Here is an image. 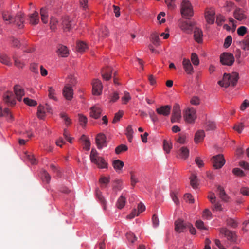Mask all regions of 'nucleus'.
Segmentation results:
<instances>
[{"mask_svg": "<svg viewBox=\"0 0 249 249\" xmlns=\"http://www.w3.org/2000/svg\"><path fill=\"white\" fill-rule=\"evenodd\" d=\"M239 79V75L237 72H233L231 75L224 73L222 80L219 81L218 84L221 87L227 88L231 84L235 86Z\"/></svg>", "mask_w": 249, "mask_h": 249, "instance_id": "1", "label": "nucleus"}, {"mask_svg": "<svg viewBox=\"0 0 249 249\" xmlns=\"http://www.w3.org/2000/svg\"><path fill=\"white\" fill-rule=\"evenodd\" d=\"M90 159L92 163L96 164L100 169H107L108 167V164L105 160L103 157L99 156L98 153L94 149L91 151Z\"/></svg>", "mask_w": 249, "mask_h": 249, "instance_id": "2", "label": "nucleus"}, {"mask_svg": "<svg viewBox=\"0 0 249 249\" xmlns=\"http://www.w3.org/2000/svg\"><path fill=\"white\" fill-rule=\"evenodd\" d=\"M90 159L92 163L96 164L100 169H107L108 167V164L105 160L103 157L99 156L98 153L94 149L91 151Z\"/></svg>", "mask_w": 249, "mask_h": 249, "instance_id": "3", "label": "nucleus"}, {"mask_svg": "<svg viewBox=\"0 0 249 249\" xmlns=\"http://www.w3.org/2000/svg\"><path fill=\"white\" fill-rule=\"evenodd\" d=\"M181 13L183 17L186 18L193 16V8L188 0H184L182 1L181 4Z\"/></svg>", "mask_w": 249, "mask_h": 249, "instance_id": "4", "label": "nucleus"}, {"mask_svg": "<svg viewBox=\"0 0 249 249\" xmlns=\"http://www.w3.org/2000/svg\"><path fill=\"white\" fill-rule=\"evenodd\" d=\"M220 62L223 65L231 66L234 62V58L232 54L224 53L220 55Z\"/></svg>", "mask_w": 249, "mask_h": 249, "instance_id": "5", "label": "nucleus"}, {"mask_svg": "<svg viewBox=\"0 0 249 249\" xmlns=\"http://www.w3.org/2000/svg\"><path fill=\"white\" fill-rule=\"evenodd\" d=\"M212 161L215 169H220L225 163V160L222 154H218L213 157Z\"/></svg>", "mask_w": 249, "mask_h": 249, "instance_id": "6", "label": "nucleus"}, {"mask_svg": "<svg viewBox=\"0 0 249 249\" xmlns=\"http://www.w3.org/2000/svg\"><path fill=\"white\" fill-rule=\"evenodd\" d=\"M184 117L188 123H193L196 118V110L194 108L187 109L184 112Z\"/></svg>", "mask_w": 249, "mask_h": 249, "instance_id": "7", "label": "nucleus"}, {"mask_svg": "<svg viewBox=\"0 0 249 249\" xmlns=\"http://www.w3.org/2000/svg\"><path fill=\"white\" fill-rule=\"evenodd\" d=\"M219 232L220 234L224 235V236L226 237L227 239L230 242H236V235L234 232L227 229L225 227L219 229Z\"/></svg>", "mask_w": 249, "mask_h": 249, "instance_id": "8", "label": "nucleus"}, {"mask_svg": "<svg viewBox=\"0 0 249 249\" xmlns=\"http://www.w3.org/2000/svg\"><path fill=\"white\" fill-rule=\"evenodd\" d=\"M3 100L8 106H13L16 104L15 95L12 91H7L3 95Z\"/></svg>", "mask_w": 249, "mask_h": 249, "instance_id": "9", "label": "nucleus"}, {"mask_svg": "<svg viewBox=\"0 0 249 249\" xmlns=\"http://www.w3.org/2000/svg\"><path fill=\"white\" fill-rule=\"evenodd\" d=\"M181 111L178 105H176L173 107L171 121L172 123L179 122L181 120Z\"/></svg>", "mask_w": 249, "mask_h": 249, "instance_id": "10", "label": "nucleus"}, {"mask_svg": "<svg viewBox=\"0 0 249 249\" xmlns=\"http://www.w3.org/2000/svg\"><path fill=\"white\" fill-rule=\"evenodd\" d=\"M103 86L101 82L95 79L92 82V93L94 95H99L102 93Z\"/></svg>", "mask_w": 249, "mask_h": 249, "instance_id": "11", "label": "nucleus"}, {"mask_svg": "<svg viewBox=\"0 0 249 249\" xmlns=\"http://www.w3.org/2000/svg\"><path fill=\"white\" fill-rule=\"evenodd\" d=\"M188 223L185 222L181 219H178L175 222V230L176 231L180 233L188 227Z\"/></svg>", "mask_w": 249, "mask_h": 249, "instance_id": "12", "label": "nucleus"}, {"mask_svg": "<svg viewBox=\"0 0 249 249\" xmlns=\"http://www.w3.org/2000/svg\"><path fill=\"white\" fill-rule=\"evenodd\" d=\"M171 106L170 105L161 106L157 108L156 111L159 115L168 116L171 112Z\"/></svg>", "mask_w": 249, "mask_h": 249, "instance_id": "13", "label": "nucleus"}, {"mask_svg": "<svg viewBox=\"0 0 249 249\" xmlns=\"http://www.w3.org/2000/svg\"><path fill=\"white\" fill-rule=\"evenodd\" d=\"M106 137L103 134L100 133L96 137V143L98 149H102L103 147L107 146L106 140Z\"/></svg>", "mask_w": 249, "mask_h": 249, "instance_id": "14", "label": "nucleus"}, {"mask_svg": "<svg viewBox=\"0 0 249 249\" xmlns=\"http://www.w3.org/2000/svg\"><path fill=\"white\" fill-rule=\"evenodd\" d=\"M51 107L48 105H46L45 107L39 105L38 107L37 115L40 119H43L45 115V111L51 112Z\"/></svg>", "mask_w": 249, "mask_h": 249, "instance_id": "15", "label": "nucleus"}, {"mask_svg": "<svg viewBox=\"0 0 249 249\" xmlns=\"http://www.w3.org/2000/svg\"><path fill=\"white\" fill-rule=\"evenodd\" d=\"M194 23L191 21H183L180 24V27L184 32L190 33L193 29Z\"/></svg>", "mask_w": 249, "mask_h": 249, "instance_id": "16", "label": "nucleus"}, {"mask_svg": "<svg viewBox=\"0 0 249 249\" xmlns=\"http://www.w3.org/2000/svg\"><path fill=\"white\" fill-rule=\"evenodd\" d=\"M63 94L65 98L68 100H71L73 97V89L69 84H66L65 86Z\"/></svg>", "mask_w": 249, "mask_h": 249, "instance_id": "17", "label": "nucleus"}, {"mask_svg": "<svg viewBox=\"0 0 249 249\" xmlns=\"http://www.w3.org/2000/svg\"><path fill=\"white\" fill-rule=\"evenodd\" d=\"M233 15L234 18L239 21H242L247 18L244 10L239 7H236Z\"/></svg>", "mask_w": 249, "mask_h": 249, "instance_id": "18", "label": "nucleus"}, {"mask_svg": "<svg viewBox=\"0 0 249 249\" xmlns=\"http://www.w3.org/2000/svg\"><path fill=\"white\" fill-rule=\"evenodd\" d=\"M18 26L19 28L23 27V23L24 18L23 14L20 13H18L15 18H14L13 21Z\"/></svg>", "mask_w": 249, "mask_h": 249, "instance_id": "19", "label": "nucleus"}, {"mask_svg": "<svg viewBox=\"0 0 249 249\" xmlns=\"http://www.w3.org/2000/svg\"><path fill=\"white\" fill-rule=\"evenodd\" d=\"M56 52L59 56L62 57H67L69 53L67 47L62 44L57 46Z\"/></svg>", "mask_w": 249, "mask_h": 249, "instance_id": "20", "label": "nucleus"}, {"mask_svg": "<svg viewBox=\"0 0 249 249\" xmlns=\"http://www.w3.org/2000/svg\"><path fill=\"white\" fill-rule=\"evenodd\" d=\"M182 65L185 72L188 74H192L194 72L193 66L189 59H183Z\"/></svg>", "mask_w": 249, "mask_h": 249, "instance_id": "21", "label": "nucleus"}, {"mask_svg": "<svg viewBox=\"0 0 249 249\" xmlns=\"http://www.w3.org/2000/svg\"><path fill=\"white\" fill-rule=\"evenodd\" d=\"M62 25L65 30L69 31L74 25V23L69 17H67L63 19Z\"/></svg>", "mask_w": 249, "mask_h": 249, "instance_id": "22", "label": "nucleus"}, {"mask_svg": "<svg viewBox=\"0 0 249 249\" xmlns=\"http://www.w3.org/2000/svg\"><path fill=\"white\" fill-rule=\"evenodd\" d=\"M15 95L17 96V100L20 101L22 96L24 95L23 89L19 85H16L14 87Z\"/></svg>", "mask_w": 249, "mask_h": 249, "instance_id": "23", "label": "nucleus"}, {"mask_svg": "<svg viewBox=\"0 0 249 249\" xmlns=\"http://www.w3.org/2000/svg\"><path fill=\"white\" fill-rule=\"evenodd\" d=\"M194 39L196 41L199 43H201L202 42L203 36L202 30L197 27H195L194 29Z\"/></svg>", "mask_w": 249, "mask_h": 249, "instance_id": "24", "label": "nucleus"}, {"mask_svg": "<svg viewBox=\"0 0 249 249\" xmlns=\"http://www.w3.org/2000/svg\"><path fill=\"white\" fill-rule=\"evenodd\" d=\"M90 110V116L92 118L97 119L100 116L102 110L99 107H91Z\"/></svg>", "mask_w": 249, "mask_h": 249, "instance_id": "25", "label": "nucleus"}, {"mask_svg": "<svg viewBox=\"0 0 249 249\" xmlns=\"http://www.w3.org/2000/svg\"><path fill=\"white\" fill-rule=\"evenodd\" d=\"M214 12L213 10H210L205 13V18L208 23L213 24L214 22Z\"/></svg>", "mask_w": 249, "mask_h": 249, "instance_id": "26", "label": "nucleus"}, {"mask_svg": "<svg viewBox=\"0 0 249 249\" xmlns=\"http://www.w3.org/2000/svg\"><path fill=\"white\" fill-rule=\"evenodd\" d=\"M178 156L184 160L188 158L189 155V150L186 147H181L178 152Z\"/></svg>", "mask_w": 249, "mask_h": 249, "instance_id": "27", "label": "nucleus"}, {"mask_svg": "<svg viewBox=\"0 0 249 249\" xmlns=\"http://www.w3.org/2000/svg\"><path fill=\"white\" fill-rule=\"evenodd\" d=\"M205 136V132L204 130H198L195 134V142L196 143H198L202 142Z\"/></svg>", "mask_w": 249, "mask_h": 249, "instance_id": "28", "label": "nucleus"}, {"mask_svg": "<svg viewBox=\"0 0 249 249\" xmlns=\"http://www.w3.org/2000/svg\"><path fill=\"white\" fill-rule=\"evenodd\" d=\"M2 116L6 117L9 121L13 119V116L9 109L5 108L2 110V107H0V117Z\"/></svg>", "mask_w": 249, "mask_h": 249, "instance_id": "29", "label": "nucleus"}, {"mask_svg": "<svg viewBox=\"0 0 249 249\" xmlns=\"http://www.w3.org/2000/svg\"><path fill=\"white\" fill-rule=\"evenodd\" d=\"M29 20L30 23L32 25L37 24L39 21L38 14L37 12H35L33 14L30 15Z\"/></svg>", "mask_w": 249, "mask_h": 249, "instance_id": "30", "label": "nucleus"}, {"mask_svg": "<svg viewBox=\"0 0 249 249\" xmlns=\"http://www.w3.org/2000/svg\"><path fill=\"white\" fill-rule=\"evenodd\" d=\"M217 191L219 192V195L222 200L227 201L229 198L228 195L225 193L224 188L220 185H217Z\"/></svg>", "mask_w": 249, "mask_h": 249, "instance_id": "31", "label": "nucleus"}, {"mask_svg": "<svg viewBox=\"0 0 249 249\" xmlns=\"http://www.w3.org/2000/svg\"><path fill=\"white\" fill-rule=\"evenodd\" d=\"M111 69L107 67L102 70V75L103 78L106 80H108L110 79L111 76Z\"/></svg>", "mask_w": 249, "mask_h": 249, "instance_id": "32", "label": "nucleus"}, {"mask_svg": "<svg viewBox=\"0 0 249 249\" xmlns=\"http://www.w3.org/2000/svg\"><path fill=\"white\" fill-rule=\"evenodd\" d=\"M112 166L116 171L117 172L123 168L124 166V163L119 160H116L113 161Z\"/></svg>", "mask_w": 249, "mask_h": 249, "instance_id": "33", "label": "nucleus"}, {"mask_svg": "<svg viewBox=\"0 0 249 249\" xmlns=\"http://www.w3.org/2000/svg\"><path fill=\"white\" fill-rule=\"evenodd\" d=\"M110 178L108 177L102 176L99 180V182L101 184V187L102 188H106L107 184L110 182Z\"/></svg>", "mask_w": 249, "mask_h": 249, "instance_id": "34", "label": "nucleus"}, {"mask_svg": "<svg viewBox=\"0 0 249 249\" xmlns=\"http://www.w3.org/2000/svg\"><path fill=\"white\" fill-rule=\"evenodd\" d=\"M125 203L126 198L122 195L117 200L116 205L118 209H121L124 206Z\"/></svg>", "mask_w": 249, "mask_h": 249, "instance_id": "35", "label": "nucleus"}, {"mask_svg": "<svg viewBox=\"0 0 249 249\" xmlns=\"http://www.w3.org/2000/svg\"><path fill=\"white\" fill-rule=\"evenodd\" d=\"M205 128L207 130H213L216 128V124L214 122L207 120L205 123Z\"/></svg>", "mask_w": 249, "mask_h": 249, "instance_id": "36", "label": "nucleus"}, {"mask_svg": "<svg viewBox=\"0 0 249 249\" xmlns=\"http://www.w3.org/2000/svg\"><path fill=\"white\" fill-rule=\"evenodd\" d=\"M0 62L7 66H11L12 65L9 57L5 54H0Z\"/></svg>", "mask_w": 249, "mask_h": 249, "instance_id": "37", "label": "nucleus"}, {"mask_svg": "<svg viewBox=\"0 0 249 249\" xmlns=\"http://www.w3.org/2000/svg\"><path fill=\"white\" fill-rule=\"evenodd\" d=\"M40 15L41 16V20L42 22L46 24L48 22V13L47 9L45 8H42L40 9Z\"/></svg>", "mask_w": 249, "mask_h": 249, "instance_id": "38", "label": "nucleus"}, {"mask_svg": "<svg viewBox=\"0 0 249 249\" xmlns=\"http://www.w3.org/2000/svg\"><path fill=\"white\" fill-rule=\"evenodd\" d=\"M3 18L4 20L9 21L10 23L13 22L14 18L9 11H4L2 14Z\"/></svg>", "mask_w": 249, "mask_h": 249, "instance_id": "39", "label": "nucleus"}, {"mask_svg": "<svg viewBox=\"0 0 249 249\" xmlns=\"http://www.w3.org/2000/svg\"><path fill=\"white\" fill-rule=\"evenodd\" d=\"M24 158L26 160L30 162L32 164H36L37 163L36 160L33 155L25 153Z\"/></svg>", "mask_w": 249, "mask_h": 249, "instance_id": "40", "label": "nucleus"}, {"mask_svg": "<svg viewBox=\"0 0 249 249\" xmlns=\"http://www.w3.org/2000/svg\"><path fill=\"white\" fill-rule=\"evenodd\" d=\"M190 184L194 189H196L198 186V181L197 177L194 174H192L190 177Z\"/></svg>", "mask_w": 249, "mask_h": 249, "instance_id": "41", "label": "nucleus"}, {"mask_svg": "<svg viewBox=\"0 0 249 249\" xmlns=\"http://www.w3.org/2000/svg\"><path fill=\"white\" fill-rule=\"evenodd\" d=\"M176 141L177 143L180 144H185L186 143V136L185 134H180L179 135L178 138H176Z\"/></svg>", "mask_w": 249, "mask_h": 249, "instance_id": "42", "label": "nucleus"}, {"mask_svg": "<svg viewBox=\"0 0 249 249\" xmlns=\"http://www.w3.org/2000/svg\"><path fill=\"white\" fill-rule=\"evenodd\" d=\"M41 178L43 181L48 183L51 179V176L46 171H43L41 172Z\"/></svg>", "mask_w": 249, "mask_h": 249, "instance_id": "43", "label": "nucleus"}, {"mask_svg": "<svg viewBox=\"0 0 249 249\" xmlns=\"http://www.w3.org/2000/svg\"><path fill=\"white\" fill-rule=\"evenodd\" d=\"M151 40L155 45L158 46L160 44L159 36L157 33L151 35Z\"/></svg>", "mask_w": 249, "mask_h": 249, "instance_id": "44", "label": "nucleus"}, {"mask_svg": "<svg viewBox=\"0 0 249 249\" xmlns=\"http://www.w3.org/2000/svg\"><path fill=\"white\" fill-rule=\"evenodd\" d=\"M122 182L120 180L114 181L113 185V189L115 191H120L122 189Z\"/></svg>", "mask_w": 249, "mask_h": 249, "instance_id": "45", "label": "nucleus"}, {"mask_svg": "<svg viewBox=\"0 0 249 249\" xmlns=\"http://www.w3.org/2000/svg\"><path fill=\"white\" fill-rule=\"evenodd\" d=\"M128 149L127 146L124 144H121L117 146L115 149V152L117 154H119L122 152L126 151Z\"/></svg>", "mask_w": 249, "mask_h": 249, "instance_id": "46", "label": "nucleus"}, {"mask_svg": "<svg viewBox=\"0 0 249 249\" xmlns=\"http://www.w3.org/2000/svg\"><path fill=\"white\" fill-rule=\"evenodd\" d=\"M96 196L98 200L100 201V202L103 205H105L106 203L105 199L104 197L103 196L102 193L99 190V189H97L96 190Z\"/></svg>", "mask_w": 249, "mask_h": 249, "instance_id": "47", "label": "nucleus"}, {"mask_svg": "<svg viewBox=\"0 0 249 249\" xmlns=\"http://www.w3.org/2000/svg\"><path fill=\"white\" fill-rule=\"evenodd\" d=\"M123 111L122 110H119L117 113L115 114L114 117L112 121V123L115 124L122 117L123 115Z\"/></svg>", "mask_w": 249, "mask_h": 249, "instance_id": "48", "label": "nucleus"}, {"mask_svg": "<svg viewBox=\"0 0 249 249\" xmlns=\"http://www.w3.org/2000/svg\"><path fill=\"white\" fill-rule=\"evenodd\" d=\"M60 116L65 121V124L67 125H69L71 124V120L69 117H68L67 115L64 112H61L60 114Z\"/></svg>", "mask_w": 249, "mask_h": 249, "instance_id": "49", "label": "nucleus"}, {"mask_svg": "<svg viewBox=\"0 0 249 249\" xmlns=\"http://www.w3.org/2000/svg\"><path fill=\"white\" fill-rule=\"evenodd\" d=\"M87 48V45L83 42H79L77 44V49L78 52H84Z\"/></svg>", "mask_w": 249, "mask_h": 249, "instance_id": "50", "label": "nucleus"}, {"mask_svg": "<svg viewBox=\"0 0 249 249\" xmlns=\"http://www.w3.org/2000/svg\"><path fill=\"white\" fill-rule=\"evenodd\" d=\"M191 61L194 65L197 66L199 64V60L196 53H192L191 57Z\"/></svg>", "mask_w": 249, "mask_h": 249, "instance_id": "51", "label": "nucleus"}, {"mask_svg": "<svg viewBox=\"0 0 249 249\" xmlns=\"http://www.w3.org/2000/svg\"><path fill=\"white\" fill-rule=\"evenodd\" d=\"M233 174L238 177H244L245 176L244 172L238 168H235L232 170Z\"/></svg>", "mask_w": 249, "mask_h": 249, "instance_id": "52", "label": "nucleus"}, {"mask_svg": "<svg viewBox=\"0 0 249 249\" xmlns=\"http://www.w3.org/2000/svg\"><path fill=\"white\" fill-rule=\"evenodd\" d=\"M126 236L127 240L131 243H134L136 241L137 238L136 236L132 232H128L126 234Z\"/></svg>", "mask_w": 249, "mask_h": 249, "instance_id": "53", "label": "nucleus"}, {"mask_svg": "<svg viewBox=\"0 0 249 249\" xmlns=\"http://www.w3.org/2000/svg\"><path fill=\"white\" fill-rule=\"evenodd\" d=\"M172 144L168 141L166 140L164 141L163 142V149L167 153H169L171 149L172 148Z\"/></svg>", "mask_w": 249, "mask_h": 249, "instance_id": "54", "label": "nucleus"}, {"mask_svg": "<svg viewBox=\"0 0 249 249\" xmlns=\"http://www.w3.org/2000/svg\"><path fill=\"white\" fill-rule=\"evenodd\" d=\"M49 94L48 96L49 98L53 99L55 101L57 100V98L55 97V92L54 89L52 87H49L48 89Z\"/></svg>", "mask_w": 249, "mask_h": 249, "instance_id": "55", "label": "nucleus"}, {"mask_svg": "<svg viewBox=\"0 0 249 249\" xmlns=\"http://www.w3.org/2000/svg\"><path fill=\"white\" fill-rule=\"evenodd\" d=\"M227 224L230 227L235 228L237 227L238 224L237 222L232 218H229L226 221Z\"/></svg>", "mask_w": 249, "mask_h": 249, "instance_id": "56", "label": "nucleus"}, {"mask_svg": "<svg viewBox=\"0 0 249 249\" xmlns=\"http://www.w3.org/2000/svg\"><path fill=\"white\" fill-rule=\"evenodd\" d=\"M167 7L170 10H173L176 7L175 0H165Z\"/></svg>", "mask_w": 249, "mask_h": 249, "instance_id": "57", "label": "nucleus"}, {"mask_svg": "<svg viewBox=\"0 0 249 249\" xmlns=\"http://www.w3.org/2000/svg\"><path fill=\"white\" fill-rule=\"evenodd\" d=\"M23 101L26 104L30 106H35L37 105V102L35 100L28 98H25Z\"/></svg>", "mask_w": 249, "mask_h": 249, "instance_id": "58", "label": "nucleus"}, {"mask_svg": "<svg viewBox=\"0 0 249 249\" xmlns=\"http://www.w3.org/2000/svg\"><path fill=\"white\" fill-rule=\"evenodd\" d=\"M66 82V84H69V86H71L72 87V86L75 84V77L72 75H70L68 77Z\"/></svg>", "mask_w": 249, "mask_h": 249, "instance_id": "59", "label": "nucleus"}, {"mask_svg": "<svg viewBox=\"0 0 249 249\" xmlns=\"http://www.w3.org/2000/svg\"><path fill=\"white\" fill-rule=\"evenodd\" d=\"M232 42V37L231 36H228L225 39L224 46L225 48H228Z\"/></svg>", "mask_w": 249, "mask_h": 249, "instance_id": "60", "label": "nucleus"}, {"mask_svg": "<svg viewBox=\"0 0 249 249\" xmlns=\"http://www.w3.org/2000/svg\"><path fill=\"white\" fill-rule=\"evenodd\" d=\"M78 116L80 124L83 126H85L87 123V118L86 116L81 114H79Z\"/></svg>", "mask_w": 249, "mask_h": 249, "instance_id": "61", "label": "nucleus"}, {"mask_svg": "<svg viewBox=\"0 0 249 249\" xmlns=\"http://www.w3.org/2000/svg\"><path fill=\"white\" fill-rule=\"evenodd\" d=\"M123 104H126L131 99L130 94L127 92H124V95L122 98Z\"/></svg>", "mask_w": 249, "mask_h": 249, "instance_id": "62", "label": "nucleus"}, {"mask_svg": "<svg viewBox=\"0 0 249 249\" xmlns=\"http://www.w3.org/2000/svg\"><path fill=\"white\" fill-rule=\"evenodd\" d=\"M244 127V125L243 123H240L236 124L233 127V128L235 130L237 131L238 133H240L242 132V130Z\"/></svg>", "mask_w": 249, "mask_h": 249, "instance_id": "63", "label": "nucleus"}, {"mask_svg": "<svg viewBox=\"0 0 249 249\" xmlns=\"http://www.w3.org/2000/svg\"><path fill=\"white\" fill-rule=\"evenodd\" d=\"M57 23V19L54 17H51L50 18V28L52 30H54L55 28V25Z\"/></svg>", "mask_w": 249, "mask_h": 249, "instance_id": "64", "label": "nucleus"}]
</instances>
